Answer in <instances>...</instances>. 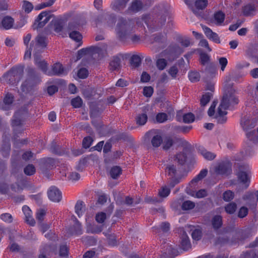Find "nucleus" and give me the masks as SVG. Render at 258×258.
<instances>
[{
  "label": "nucleus",
  "instance_id": "51",
  "mask_svg": "<svg viewBox=\"0 0 258 258\" xmlns=\"http://www.w3.org/2000/svg\"><path fill=\"white\" fill-rule=\"evenodd\" d=\"M208 5V0H197L195 2V6L199 10L204 9Z\"/></svg>",
  "mask_w": 258,
  "mask_h": 258
},
{
  "label": "nucleus",
  "instance_id": "23",
  "mask_svg": "<svg viewBox=\"0 0 258 258\" xmlns=\"http://www.w3.org/2000/svg\"><path fill=\"white\" fill-rule=\"evenodd\" d=\"M14 23L13 18L10 16H6L2 20V25L4 29H9L13 27Z\"/></svg>",
  "mask_w": 258,
  "mask_h": 258
},
{
  "label": "nucleus",
  "instance_id": "33",
  "mask_svg": "<svg viewBox=\"0 0 258 258\" xmlns=\"http://www.w3.org/2000/svg\"><path fill=\"white\" fill-rule=\"evenodd\" d=\"M141 63V58L138 55H133L131 58V64L134 68L139 67Z\"/></svg>",
  "mask_w": 258,
  "mask_h": 258
},
{
  "label": "nucleus",
  "instance_id": "26",
  "mask_svg": "<svg viewBox=\"0 0 258 258\" xmlns=\"http://www.w3.org/2000/svg\"><path fill=\"white\" fill-rule=\"evenodd\" d=\"M213 94L211 92L206 93L203 95L200 100L201 106L203 108V110L204 107L209 102Z\"/></svg>",
  "mask_w": 258,
  "mask_h": 258
},
{
  "label": "nucleus",
  "instance_id": "24",
  "mask_svg": "<svg viewBox=\"0 0 258 258\" xmlns=\"http://www.w3.org/2000/svg\"><path fill=\"white\" fill-rule=\"evenodd\" d=\"M205 73L210 78H213L216 73V67L213 63L208 64L205 69Z\"/></svg>",
  "mask_w": 258,
  "mask_h": 258
},
{
  "label": "nucleus",
  "instance_id": "42",
  "mask_svg": "<svg viewBox=\"0 0 258 258\" xmlns=\"http://www.w3.org/2000/svg\"><path fill=\"white\" fill-rule=\"evenodd\" d=\"M195 207V203L190 201H184L181 206V209L183 210H190Z\"/></svg>",
  "mask_w": 258,
  "mask_h": 258
},
{
  "label": "nucleus",
  "instance_id": "61",
  "mask_svg": "<svg viewBox=\"0 0 258 258\" xmlns=\"http://www.w3.org/2000/svg\"><path fill=\"white\" fill-rule=\"evenodd\" d=\"M46 214V211L44 209H39L36 213V219L41 222Z\"/></svg>",
  "mask_w": 258,
  "mask_h": 258
},
{
  "label": "nucleus",
  "instance_id": "55",
  "mask_svg": "<svg viewBox=\"0 0 258 258\" xmlns=\"http://www.w3.org/2000/svg\"><path fill=\"white\" fill-rule=\"evenodd\" d=\"M156 119L158 122L163 123L168 119V116L165 113H159L157 114Z\"/></svg>",
  "mask_w": 258,
  "mask_h": 258
},
{
  "label": "nucleus",
  "instance_id": "21",
  "mask_svg": "<svg viewBox=\"0 0 258 258\" xmlns=\"http://www.w3.org/2000/svg\"><path fill=\"white\" fill-rule=\"evenodd\" d=\"M181 246L184 250H188L191 248V244L187 235L183 232L181 237Z\"/></svg>",
  "mask_w": 258,
  "mask_h": 258
},
{
  "label": "nucleus",
  "instance_id": "52",
  "mask_svg": "<svg viewBox=\"0 0 258 258\" xmlns=\"http://www.w3.org/2000/svg\"><path fill=\"white\" fill-rule=\"evenodd\" d=\"M200 62L202 65L208 64L210 60V56L206 53H200Z\"/></svg>",
  "mask_w": 258,
  "mask_h": 258
},
{
  "label": "nucleus",
  "instance_id": "41",
  "mask_svg": "<svg viewBox=\"0 0 258 258\" xmlns=\"http://www.w3.org/2000/svg\"><path fill=\"white\" fill-rule=\"evenodd\" d=\"M18 112H16L14 116V119L12 121V125L14 127V131L15 132L17 131V127H20L22 125V121L21 119L17 118Z\"/></svg>",
  "mask_w": 258,
  "mask_h": 258
},
{
  "label": "nucleus",
  "instance_id": "62",
  "mask_svg": "<svg viewBox=\"0 0 258 258\" xmlns=\"http://www.w3.org/2000/svg\"><path fill=\"white\" fill-rule=\"evenodd\" d=\"M1 218L3 221L8 223H12L13 219L12 216L9 213H4L2 214L1 215Z\"/></svg>",
  "mask_w": 258,
  "mask_h": 258
},
{
  "label": "nucleus",
  "instance_id": "12",
  "mask_svg": "<svg viewBox=\"0 0 258 258\" xmlns=\"http://www.w3.org/2000/svg\"><path fill=\"white\" fill-rule=\"evenodd\" d=\"M228 109L225 108L224 107H221L219 105L217 112L215 113L214 118L217 120L218 123L223 124L226 122L227 120V117L226 116Z\"/></svg>",
  "mask_w": 258,
  "mask_h": 258
},
{
  "label": "nucleus",
  "instance_id": "6",
  "mask_svg": "<svg viewBox=\"0 0 258 258\" xmlns=\"http://www.w3.org/2000/svg\"><path fill=\"white\" fill-rule=\"evenodd\" d=\"M51 17L52 16L50 15V12L43 11L41 12L35 20L33 25V29H37L42 28L48 22Z\"/></svg>",
  "mask_w": 258,
  "mask_h": 258
},
{
  "label": "nucleus",
  "instance_id": "47",
  "mask_svg": "<svg viewBox=\"0 0 258 258\" xmlns=\"http://www.w3.org/2000/svg\"><path fill=\"white\" fill-rule=\"evenodd\" d=\"M56 0H48L36 6V9L40 10L46 7L51 6Z\"/></svg>",
  "mask_w": 258,
  "mask_h": 258
},
{
  "label": "nucleus",
  "instance_id": "43",
  "mask_svg": "<svg viewBox=\"0 0 258 258\" xmlns=\"http://www.w3.org/2000/svg\"><path fill=\"white\" fill-rule=\"evenodd\" d=\"M195 119V115L192 113H187L183 115V121L186 123L192 122Z\"/></svg>",
  "mask_w": 258,
  "mask_h": 258
},
{
  "label": "nucleus",
  "instance_id": "14",
  "mask_svg": "<svg viewBox=\"0 0 258 258\" xmlns=\"http://www.w3.org/2000/svg\"><path fill=\"white\" fill-rule=\"evenodd\" d=\"M62 65L60 63H55L52 66L51 71L48 72L47 75L49 76H60L66 74Z\"/></svg>",
  "mask_w": 258,
  "mask_h": 258
},
{
  "label": "nucleus",
  "instance_id": "5",
  "mask_svg": "<svg viewBox=\"0 0 258 258\" xmlns=\"http://www.w3.org/2000/svg\"><path fill=\"white\" fill-rule=\"evenodd\" d=\"M249 167L247 164H241L238 166L237 176L241 182L245 184V188H247L250 182Z\"/></svg>",
  "mask_w": 258,
  "mask_h": 258
},
{
  "label": "nucleus",
  "instance_id": "22",
  "mask_svg": "<svg viewBox=\"0 0 258 258\" xmlns=\"http://www.w3.org/2000/svg\"><path fill=\"white\" fill-rule=\"evenodd\" d=\"M212 225L215 230L219 229L222 225V218L220 215H215L211 221Z\"/></svg>",
  "mask_w": 258,
  "mask_h": 258
},
{
  "label": "nucleus",
  "instance_id": "35",
  "mask_svg": "<svg viewBox=\"0 0 258 258\" xmlns=\"http://www.w3.org/2000/svg\"><path fill=\"white\" fill-rule=\"evenodd\" d=\"M75 212L79 217L82 215L84 212L83 202L78 201L75 205Z\"/></svg>",
  "mask_w": 258,
  "mask_h": 258
},
{
  "label": "nucleus",
  "instance_id": "57",
  "mask_svg": "<svg viewBox=\"0 0 258 258\" xmlns=\"http://www.w3.org/2000/svg\"><path fill=\"white\" fill-rule=\"evenodd\" d=\"M93 141V139L90 137H86L84 138L82 145L84 148L87 149L89 148Z\"/></svg>",
  "mask_w": 258,
  "mask_h": 258
},
{
  "label": "nucleus",
  "instance_id": "46",
  "mask_svg": "<svg viewBox=\"0 0 258 258\" xmlns=\"http://www.w3.org/2000/svg\"><path fill=\"white\" fill-rule=\"evenodd\" d=\"M176 159L179 164L183 165L186 160V155L184 153L180 152L176 154Z\"/></svg>",
  "mask_w": 258,
  "mask_h": 258
},
{
  "label": "nucleus",
  "instance_id": "56",
  "mask_svg": "<svg viewBox=\"0 0 258 258\" xmlns=\"http://www.w3.org/2000/svg\"><path fill=\"white\" fill-rule=\"evenodd\" d=\"M22 7L25 12L27 13H30L33 9L32 4L30 2L27 1H23V5Z\"/></svg>",
  "mask_w": 258,
  "mask_h": 258
},
{
  "label": "nucleus",
  "instance_id": "39",
  "mask_svg": "<svg viewBox=\"0 0 258 258\" xmlns=\"http://www.w3.org/2000/svg\"><path fill=\"white\" fill-rule=\"evenodd\" d=\"M69 36L71 39L77 42L80 41L82 39V35L78 30L70 32L69 33Z\"/></svg>",
  "mask_w": 258,
  "mask_h": 258
},
{
  "label": "nucleus",
  "instance_id": "16",
  "mask_svg": "<svg viewBox=\"0 0 258 258\" xmlns=\"http://www.w3.org/2000/svg\"><path fill=\"white\" fill-rule=\"evenodd\" d=\"M72 219L74 220L75 223L73 227L69 229V232L71 235L76 234L80 235L82 234V229L81 223L79 222L77 219L73 216Z\"/></svg>",
  "mask_w": 258,
  "mask_h": 258
},
{
  "label": "nucleus",
  "instance_id": "20",
  "mask_svg": "<svg viewBox=\"0 0 258 258\" xmlns=\"http://www.w3.org/2000/svg\"><path fill=\"white\" fill-rule=\"evenodd\" d=\"M10 74H12L13 77L16 78V81L19 82L23 75V68L21 67H14L10 71Z\"/></svg>",
  "mask_w": 258,
  "mask_h": 258
},
{
  "label": "nucleus",
  "instance_id": "50",
  "mask_svg": "<svg viewBox=\"0 0 258 258\" xmlns=\"http://www.w3.org/2000/svg\"><path fill=\"white\" fill-rule=\"evenodd\" d=\"M188 78L191 82H196L200 80V76L198 72H191L188 74Z\"/></svg>",
  "mask_w": 258,
  "mask_h": 258
},
{
  "label": "nucleus",
  "instance_id": "18",
  "mask_svg": "<svg viewBox=\"0 0 258 258\" xmlns=\"http://www.w3.org/2000/svg\"><path fill=\"white\" fill-rule=\"evenodd\" d=\"M35 64L38 67L43 71L45 74L47 75V63L45 60H40L39 54H34Z\"/></svg>",
  "mask_w": 258,
  "mask_h": 258
},
{
  "label": "nucleus",
  "instance_id": "17",
  "mask_svg": "<svg viewBox=\"0 0 258 258\" xmlns=\"http://www.w3.org/2000/svg\"><path fill=\"white\" fill-rule=\"evenodd\" d=\"M254 126V124H250L249 120H246L244 122L243 124V128L245 131L246 133V137L250 140H253L254 139V136L255 135L254 131H248L249 129L252 128Z\"/></svg>",
  "mask_w": 258,
  "mask_h": 258
},
{
  "label": "nucleus",
  "instance_id": "45",
  "mask_svg": "<svg viewBox=\"0 0 258 258\" xmlns=\"http://www.w3.org/2000/svg\"><path fill=\"white\" fill-rule=\"evenodd\" d=\"M24 172L27 175H32L36 172L34 166L32 164L28 165L24 169Z\"/></svg>",
  "mask_w": 258,
  "mask_h": 258
},
{
  "label": "nucleus",
  "instance_id": "38",
  "mask_svg": "<svg viewBox=\"0 0 258 258\" xmlns=\"http://www.w3.org/2000/svg\"><path fill=\"white\" fill-rule=\"evenodd\" d=\"M4 78L8 83L10 84H15L18 83L16 81V78L13 77L12 74H10L9 71L4 74Z\"/></svg>",
  "mask_w": 258,
  "mask_h": 258
},
{
  "label": "nucleus",
  "instance_id": "58",
  "mask_svg": "<svg viewBox=\"0 0 258 258\" xmlns=\"http://www.w3.org/2000/svg\"><path fill=\"white\" fill-rule=\"evenodd\" d=\"M166 41V38L161 34H156L154 35V42L165 43Z\"/></svg>",
  "mask_w": 258,
  "mask_h": 258
},
{
  "label": "nucleus",
  "instance_id": "54",
  "mask_svg": "<svg viewBox=\"0 0 258 258\" xmlns=\"http://www.w3.org/2000/svg\"><path fill=\"white\" fill-rule=\"evenodd\" d=\"M167 61L164 58L158 59L156 61V66L160 70H164L167 66Z\"/></svg>",
  "mask_w": 258,
  "mask_h": 258
},
{
  "label": "nucleus",
  "instance_id": "63",
  "mask_svg": "<svg viewBox=\"0 0 258 258\" xmlns=\"http://www.w3.org/2000/svg\"><path fill=\"white\" fill-rule=\"evenodd\" d=\"M169 78L167 74L165 73H162L160 76V78L158 81V85H162L166 84L168 82Z\"/></svg>",
  "mask_w": 258,
  "mask_h": 258
},
{
  "label": "nucleus",
  "instance_id": "44",
  "mask_svg": "<svg viewBox=\"0 0 258 258\" xmlns=\"http://www.w3.org/2000/svg\"><path fill=\"white\" fill-rule=\"evenodd\" d=\"M237 208V205L235 203H230L228 204H227L225 207V211L227 213L229 214H233L236 211Z\"/></svg>",
  "mask_w": 258,
  "mask_h": 258
},
{
  "label": "nucleus",
  "instance_id": "64",
  "mask_svg": "<svg viewBox=\"0 0 258 258\" xmlns=\"http://www.w3.org/2000/svg\"><path fill=\"white\" fill-rule=\"evenodd\" d=\"M166 171L168 172L169 175L174 177L176 173L175 166L173 165H169L166 167Z\"/></svg>",
  "mask_w": 258,
  "mask_h": 258
},
{
  "label": "nucleus",
  "instance_id": "8",
  "mask_svg": "<svg viewBox=\"0 0 258 258\" xmlns=\"http://www.w3.org/2000/svg\"><path fill=\"white\" fill-rule=\"evenodd\" d=\"M215 171L219 174L228 175L232 171V164L228 160L222 161L216 167Z\"/></svg>",
  "mask_w": 258,
  "mask_h": 258
},
{
  "label": "nucleus",
  "instance_id": "28",
  "mask_svg": "<svg viewBox=\"0 0 258 258\" xmlns=\"http://www.w3.org/2000/svg\"><path fill=\"white\" fill-rule=\"evenodd\" d=\"M162 143L163 149L164 150H168L173 145L174 142L171 137H166L164 138Z\"/></svg>",
  "mask_w": 258,
  "mask_h": 258
},
{
  "label": "nucleus",
  "instance_id": "59",
  "mask_svg": "<svg viewBox=\"0 0 258 258\" xmlns=\"http://www.w3.org/2000/svg\"><path fill=\"white\" fill-rule=\"evenodd\" d=\"M191 236L194 240H200L202 237L201 230L198 229H195L191 233Z\"/></svg>",
  "mask_w": 258,
  "mask_h": 258
},
{
  "label": "nucleus",
  "instance_id": "53",
  "mask_svg": "<svg viewBox=\"0 0 258 258\" xmlns=\"http://www.w3.org/2000/svg\"><path fill=\"white\" fill-rule=\"evenodd\" d=\"M234 193L231 190H227L223 194V199L225 201L229 202L234 198Z\"/></svg>",
  "mask_w": 258,
  "mask_h": 258
},
{
  "label": "nucleus",
  "instance_id": "25",
  "mask_svg": "<svg viewBox=\"0 0 258 258\" xmlns=\"http://www.w3.org/2000/svg\"><path fill=\"white\" fill-rule=\"evenodd\" d=\"M110 67L112 71L118 70L120 68V59L118 56H114L110 62Z\"/></svg>",
  "mask_w": 258,
  "mask_h": 258
},
{
  "label": "nucleus",
  "instance_id": "11",
  "mask_svg": "<svg viewBox=\"0 0 258 258\" xmlns=\"http://www.w3.org/2000/svg\"><path fill=\"white\" fill-rule=\"evenodd\" d=\"M100 19L101 23L109 27H113L116 22V16L114 14L106 13Z\"/></svg>",
  "mask_w": 258,
  "mask_h": 258
},
{
  "label": "nucleus",
  "instance_id": "34",
  "mask_svg": "<svg viewBox=\"0 0 258 258\" xmlns=\"http://www.w3.org/2000/svg\"><path fill=\"white\" fill-rule=\"evenodd\" d=\"M225 19V14L221 11L217 12L214 14V19L217 25L221 24Z\"/></svg>",
  "mask_w": 258,
  "mask_h": 258
},
{
  "label": "nucleus",
  "instance_id": "37",
  "mask_svg": "<svg viewBox=\"0 0 258 258\" xmlns=\"http://www.w3.org/2000/svg\"><path fill=\"white\" fill-rule=\"evenodd\" d=\"M163 140L161 136L157 135L154 136L151 140V143L153 147H158L160 146Z\"/></svg>",
  "mask_w": 258,
  "mask_h": 258
},
{
  "label": "nucleus",
  "instance_id": "27",
  "mask_svg": "<svg viewBox=\"0 0 258 258\" xmlns=\"http://www.w3.org/2000/svg\"><path fill=\"white\" fill-rule=\"evenodd\" d=\"M122 169L118 166H114L112 167L110 170V175L113 179H117L121 174Z\"/></svg>",
  "mask_w": 258,
  "mask_h": 258
},
{
  "label": "nucleus",
  "instance_id": "31",
  "mask_svg": "<svg viewBox=\"0 0 258 258\" xmlns=\"http://www.w3.org/2000/svg\"><path fill=\"white\" fill-rule=\"evenodd\" d=\"M255 11V8L253 5H248L243 8V14L245 16H251Z\"/></svg>",
  "mask_w": 258,
  "mask_h": 258
},
{
  "label": "nucleus",
  "instance_id": "49",
  "mask_svg": "<svg viewBox=\"0 0 258 258\" xmlns=\"http://www.w3.org/2000/svg\"><path fill=\"white\" fill-rule=\"evenodd\" d=\"M82 103L83 100L79 96L73 98L71 101V104L75 108H80L82 106Z\"/></svg>",
  "mask_w": 258,
  "mask_h": 258
},
{
  "label": "nucleus",
  "instance_id": "30",
  "mask_svg": "<svg viewBox=\"0 0 258 258\" xmlns=\"http://www.w3.org/2000/svg\"><path fill=\"white\" fill-rule=\"evenodd\" d=\"M102 226L98 225H92L89 224L87 226V232L88 233H98L102 231Z\"/></svg>",
  "mask_w": 258,
  "mask_h": 258
},
{
  "label": "nucleus",
  "instance_id": "48",
  "mask_svg": "<svg viewBox=\"0 0 258 258\" xmlns=\"http://www.w3.org/2000/svg\"><path fill=\"white\" fill-rule=\"evenodd\" d=\"M108 240V243L110 245L114 246L117 244V241L115 235L112 234H105Z\"/></svg>",
  "mask_w": 258,
  "mask_h": 258
},
{
  "label": "nucleus",
  "instance_id": "15",
  "mask_svg": "<svg viewBox=\"0 0 258 258\" xmlns=\"http://www.w3.org/2000/svg\"><path fill=\"white\" fill-rule=\"evenodd\" d=\"M202 27L205 35L209 39H212L216 43H219L220 42L219 37L217 33L213 32L210 28L207 26L202 25Z\"/></svg>",
  "mask_w": 258,
  "mask_h": 258
},
{
  "label": "nucleus",
  "instance_id": "1",
  "mask_svg": "<svg viewBox=\"0 0 258 258\" xmlns=\"http://www.w3.org/2000/svg\"><path fill=\"white\" fill-rule=\"evenodd\" d=\"M135 22L133 19L119 17L115 28L116 33L121 40H124L129 36L134 30Z\"/></svg>",
  "mask_w": 258,
  "mask_h": 258
},
{
  "label": "nucleus",
  "instance_id": "19",
  "mask_svg": "<svg viewBox=\"0 0 258 258\" xmlns=\"http://www.w3.org/2000/svg\"><path fill=\"white\" fill-rule=\"evenodd\" d=\"M130 0H114L111 5V9L116 12H118L124 9Z\"/></svg>",
  "mask_w": 258,
  "mask_h": 258
},
{
  "label": "nucleus",
  "instance_id": "29",
  "mask_svg": "<svg viewBox=\"0 0 258 258\" xmlns=\"http://www.w3.org/2000/svg\"><path fill=\"white\" fill-rule=\"evenodd\" d=\"M148 116L146 113H143L138 114L136 118V120L138 124L142 125L146 123L147 121Z\"/></svg>",
  "mask_w": 258,
  "mask_h": 258
},
{
  "label": "nucleus",
  "instance_id": "4",
  "mask_svg": "<svg viewBox=\"0 0 258 258\" xmlns=\"http://www.w3.org/2000/svg\"><path fill=\"white\" fill-rule=\"evenodd\" d=\"M29 77L22 84L21 90L22 92L27 93L29 92L33 86L40 82V79L38 76L35 75V70L33 69H29Z\"/></svg>",
  "mask_w": 258,
  "mask_h": 258
},
{
  "label": "nucleus",
  "instance_id": "13",
  "mask_svg": "<svg viewBox=\"0 0 258 258\" xmlns=\"http://www.w3.org/2000/svg\"><path fill=\"white\" fill-rule=\"evenodd\" d=\"M101 51V49L97 46H91L88 48H83L78 52V59L81 58L84 55L99 53Z\"/></svg>",
  "mask_w": 258,
  "mask_h": 258
},
{
  "label": "nucleus",
  "instance_id": "36",
  "mask_svg": "<svg viewBox=\"0 0 258 258\" xmlns=\"http://www.w3.org/2000/svg\"><path fill=\"white\" fill-rule=\"evenodd\" d=\"M208 170L206 169L202 170L199 174L195 177L191 181V183H197L199 181L204 178L207 174Z\"/></svg>",
  "mask_w": 258,
  "mask_h": 258
},
{
  "label": "nucleus",
  "instance_id": "2",
  "mask_svg": "<svg viewBox=\"0 0 258 258\" xmlns=\"http://www.w3.org/2000/svg\"><path fill=\"white\" fill-rule=\"evenodd\" d=\"M238 103V99L235 95V90L233 87V84L227 82L224 86L223 96L219 105L221 107L228 109L230 106Z\"/></svg>",
  "mask_w": 258,
  "mask_h": 258
},
{
  "label": "nucleus",
  "instance_id": "32",
  "mask_svg": "<svg viewBox=\"0 0 258 258\" xmlns=\"http://www.w3.org/2000/svg\"><path fill=\"white\" fill-rule=\"evenodd\" d=\"M201 155L206 159L209 160H212L216 157V154L205 149L199 150Z\"/></svg>",
  "mask_w": 258,
  "mask_h": 258
},
{
  "label": "nucleus",
  "instance_id": "7",
  "mask_svg": "<svg viewBox=\"0 0 258 258\" xmlns=\"http://www.w3.org/2000/svg\"><path fill=\"white\" fill-rule=\"evenodd\" d=\"M34 42V54H40L43 51V49L46 47L47 43L46 37L41 35H38Z\"/></svg>",
  "mask_w": 258,
  "mask_h": 258
},
{
  "label": "nucleus",
  "instance_id": "3",
  "mask_svg": "<svg viewBox=\"0 0 258 258\" xmlns=\"http://www.w3.org/2000/svg\"><path fill=\"white\" fill-rule=\"evenodd\" d=\"M167 15L165 13L155 14L152 17L146 16L144 20L148 28L152 31L160 30L166 22Z\"/></svg>",
  "mask_w": 258,
  "mask_h": 258
},
{
  "label": "nucleus",
  "instance_id": "40",
  "mask_svg": "<svg viewBox=\"0 0 258 258\" xmlns=\"http://www.w3.org/2000/svg\"><path fill=\"white\" fill-rule=\"evenodd\" d=\"M80 27V25L78 22L76 21L70 22L68 24L67 30L69 33L74 31H78Z\"/></svg>",
  "mask_w": 258,
  "mask_h": 258
},
{
  "label": "nucleus",
  "instance_id": "60",
  "mask_svg": "<svg viewBox=\"0 0 258 258\" xmlns=\"http://www.w3.org/2000/svg\"><path fill=\"white\" fill-rule=\"evenodd\" d=\"M14 101V96L12 94L8 93L4 99V102L5 105H10L12 104Z\"/></svg>",
  "mask_w": 258,
  "mask_h": 258
},
{
  "label": "nucleus",
  "instance_id": "9",
  "mask_svg": "<svg viewBox=\"0 0 258 258\" xmlns=\"http://www.w3.org/2000/svg\"><path fill=\"white\" fill-rule=\"evenodd\" d=\"M143 6L141 0H133L125 13L127 15H133L142 10Z\"/></svg>",
  "mask_w": 258,
  "mask_h": 258
},
{
  "label": "nucleus",
  "instance_id": "10",
  "mask_svg": "<svg viewBox=\"0 0 258 258\" xmlns=\"http://www.w3.org/2000/svg\"><path fill=\"white\" fill-rule=\"evenodd\" d=\"M49 199L53 202H59L62 198L61 191L55 186H51L47 191Z\"/></svg>",
  "mask_w": 258,
  "mask_h": 258
}]
</instances>
